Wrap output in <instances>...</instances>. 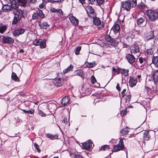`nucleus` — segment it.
<instances>
[{"label": "nucleus", "mask_w": 158, "mask_h": 158, "mask_svg": "<svg viewBox=\"0 0 158 158\" xmlns=\"http://www.w3.org/2000/svg\"><path fill=\"white\" fill-rule=\"evenodd\" d=\"M41 42L40 43V44L39 45L40 46V48H44L46 47V43L45 42L44 40H41Z\"/></svg>", "instance_id": "obj_38"}, {"label": "nucleus", "mask_w": 158, "mask_h": 158, "mask_svg": "<svg viewBox=\"0 0 158 158\" xmlns=\"http://www.w3.org/2000/svg\"><path fill=\"white\" fill-rule=\"evenodd\" d=\"M130 94V91L129 89H123L121 93L122 98L124 97L125 95H127L128 94Z\"/></svg>", "instance_id": "obj_29"}, {"label": "nucleus", "mask_w": 158, "mask_h": 158, "mask_svg": "<svg viewBox=\"0 0 158 158\" xmlns=\"http://www.w3.org/2000/svg\"><path fill=\"white\" fill-rule=\"evenodd\" d=\"M73 66L72 65H70V66L67 68L66 69H64L63 70V72L64 73H66L70 71L73 70Z\"/></svg>", "instance_id": "obj_32"}, {"label": "nucleus", "mask_w": 158, "mask_h": 158, "mask_svg": "<svg viewBox=\"0 0 158 158\" xmlns=\"http://www.w3.org/2000/svg\"><path fill=\"white\" fill-rule=\"evenodd\" d=\"M38 13V16H39L40 18L43 19L44 17V14L43 11L41 10H38V12H37Z\"/></svg>", "instance_id": "obj_36"}, {"label": "nucleus", "mask_w": 158, "mask_h": 158, "mask_svg": "<svg viewBox=\"0 0 158 158\" xmlns=\"http://www.w3.org/2000/svg\"><path fill=\"white\" fill-rule=\"evenodd\" d=\"M32 18L33 20H36L39 17L38 15L37 12H34L32 15Z\"/></svg>", "instance_id": "obj_39"}, {"label": "nucleus", "mask_w": 158, "mask_h": 158, "mask_svg": "<svg viewBox=\"0 0 158 158\" xmlns=\"http://www.w3.org/2000/svg\"><path fill=\"white\" fill-rule=\"evenodd\" d=\"M39 26L41 28L44 29H47L49 26V25L48 24V23L46 22H44L43 23H40Z\"/></svg>", "instance_id": "obj_25"}, {"label": "nucleus", "mask_w": 158, "mask_h": 158, "mask_svg": "<svg viewBox=\"0 0 158 158\" xmlns=\"http://www.w3.org/2000/svg\"><path fill=\"white\" fill-rule=\"evenodd\" d=\"M46 2H49L52 1L54 2H59L61 1V0H44Z\"/></svg>", "instance_id": "obj_54"}, {"label": "nucleus", "mask_w": 158, "mask_h": 158, "mask_svg": "<svg viewBox=\"0 0 158 158\" xmlns=\"http://www.w3.org/2000/svg\"><path fill=\"white\" fill-rule=\"evenodd\" d=\"M139 62L141 64H142L143 61H144L145 60L142 57H140L139 58Z\"/></svg>", "instance_id": "obj_55"}, {"label": "nucleus", "mask_w": 158, "mask_h": 158, "mask_svg": "<svg viewBox=\"0 0 158 158\" xmlns=\"http://www.w3.org/2000/svg\"><path fill=\"white\" fill-rule=\"evenodd\" d=\"M34 146L35 148L37 150V152L39 153H40L41 152V150L40 149L39 145L36 143H35L34 144Z\"/></svg>", "instance_id": "obj_41"}, {"label": "nucleus", "mask_w": 158, "mask_h": 158, "mask_svg": "<svg viewBox=\"0 0 158 158\" xmlns=\"http://www.w3.org/2000/svg\"><path fill=\"white\" fill-rule=\"evenodd\" d=\"M80 2H81V3L83 4V3H84L85 2V0H79Z\"/></svg>", "instance_id": "obj_64"}, {"label": "nucleus", "mask_w": 158, "mask_h": 158, "mask_svg": "<svg viewBox=\"0 0 158 158\" xmlns=\"http://www.w3.org/2000/svg\"><path fill=\"white\" fill-rule=\"evenodd\" d=\"M152 77L154 81V82L153 84L152 88H157L156 82H158V71H156L153 73L152 74Z\"/></svg>", "instance_id": "obj_7"}, {"label": "nucleus", "mask_w": 158, "mask_h": 158, "mask_svg": "<svg viewBox=\"0 0 158 158\" xmlns=\"http://www.w3.org/2000/svg\"><path fill=\"white\" fill-rule=\"evenodd\" d=\"M13 35L15 36H18L20 35V33L19 29L14 31L13 33Z\"/></svg>", "instance_id": "obj_43"}, {"label": "nucleus", "mask_w": 158, "mask_h": 158, "mask_svg": "<svg viewBox=\"0 0 158 158\" xmlns=\"http://www.w3.org/2000/svg\"><path fill=\"white\" fill-rule=\"evenodd\" d=\"M146 23L145 22L144 19L142 18H140L137 20L138 25L141 26H145Z\"/></svg>", "instance_id": "obj_21"}, {"label": "nucleus", "mask_w": 158, "mask_h": 158, "mask_svg": "<svg viewBox=\"0 0 158 158\" xmlns=\"http://www.w3.org/2000/svg\"><path fill=\"white\" fill-rule=\"evenodd\" d=\"M148 16L151 20L154 21L158 18V12L152 10H149L148 12Z\"/></svg>", "instance_id": "obj_3"}, {"label": "nucleus", "mask_w": 158, "mask_h": 158, "mask_svg": "<svg viewBox=\"0 0 158 158\" xmlns=\"http://www.w3.org/2000/svg\"><path fill=\"white\" fill-rule=\"evenodd\" d=\"M2 10L4 11L8 12L11 10V8L10 5L6 4L3 6Z\"/></svg>", "instance_id": "obj_23"}, {"label": "nucleus", "mask_w": 158, "mask_h": 158, "mask_svg": "<svg viewBox=\"0 0 158 158\" xmlns=\"http://www.w3.org/2000/svg\"><path fill=\"white\" fill-rule=\"evenodd\" d=\"M93 22L95 25L97 26L100 25L101 23V21L99 19L96 17L93 18Z\"/></svg>", "instance_id": "obj_26"}, {"label": "nucleus", "mask_w": 158, "mask_h": 158, "mask_svg": "<svg viewBox=\"0 0 158 158\" xmlns=\"http://www.w3.org/2000/svg\"><path fill=\"white\" fill-rule=\"evenodd\" d=\"M129 128L127 127H126L123 128L120 131V133L121 135L123 136L127 134L129 132Z\"/></svg>", "instance_id": "obj_19"}, {"label": "nucleus", "mask_w": 158, "mask_h": 158, "mask_svg": "<svg viewBox=\"0 0 158 158\" xmlns=\"http://www.w3.org/2000/svg\"><path fill=\"white\" fill-rule=\"evenodd\" d=\"M28 114H33L35 112V110L32 109L30 110H28Z\"/></svg>", "instance_id": "obj_49"}, {"label": "nucleus", "mask_w": 158, "mask_h": 158, "mask_svg": "<svg viewBox=\"0 0 158 158\" xmlns=\"http://www.w3.org/2000/svg\"><path fill=\"white\" fill-rule=\"evenodd\" d=\"M97 3L99 5L102 4L104 2V0H96Z\"/></svg>", "instance_id": "obj_51"}, {"label": "nucleus", "mask_w": 158, "mask_h": 158, "mask_svg": "<svg viewBox=\"0 0 158 158\" xmlns=\"http://www.w3.org/2000/svg\"><path fill=\"white\" fill-rule=\"evenodd\" d=\"M29 1L30 2L34 4L36 3L37 1V0H29Z\"/></svg>", "instance_id": "obj_56"}, {"label": "nucleus", "mask_w": 158, "mask_h": 158, "mask_svg": "<svg viewBox=\"0 0 158 158\" xmlns=\"http://www.w3.org/2000/svg\"><path fill=\"white\" fill-rule=\"evenodd\" d=\"M39 7L41 8L42 9L44 7V5L42 3L39 5Z\"/></svg>", "instance_id": "obj_60"}, {"label": "nucleus", "mask_w": 158, "mask_h": 158, "mask_svg": "<svg viewBox=\"0 0 158 158\" xmlns=\"http://www.w3.org/2000/svg\"><path fill=\"white\" fill-rule=\"evenodd\" d=\"M74 158H83V157L80 154H75L74 157Z\"/></svg>", "instance_id": "obj_52"}, {"label": "nucleus", "mask_w": 158, "mask_h": 158, "mask_svg": "<svg viewBox=\"0 0 158 158\" xmlns=\"http://www.w3.org/2000/svg\"><path fill=\"white\" fill-rule=\"evenodd\" d=\"M153 46L150 49H147V53L149 55H152L154 53Z\"/></svg>", "instance_id": "obj_40"}, {"label": "nucleus", "mask_w": 158, "mask_h": 158, "mask_svg": "<svg viewBox=\"0 0 158 158\" xmlns=\"http://www.w3.org/2000/svg\"><path fill=\"white\" fill-rule=\"evenodd\" d=\"M104 27V25L103 24H102V26L101 27H98V28L100 29H102V28H103Z\"/></svg>", "instance_id": "obj_61"}, {"label": "nucleus", "mask_w": 158, "mask_h": 158, "mask_svg": "<svg viewBox=\"0 0 158 158\" xmlns=\"http://www.w3.org/2000/svg\"><path fill=\"white\" fill-rule=\"evenodd\" d=\"M70 98L68 96H65L61 100V104L62 106H65L69 102Z\"/></svg>", "instance_id": "obj_14"}, {"label": "nucleus", "mask_w": 158, "mask_h": 158, "mask_svg": "<svg viewBox=\"0 0 158 158\" xmlns=\"http://www.w3.org/2000/svg\"><path fill=\"white\" fill-rule=\"evenodd\" d=\"M124 148L123 140L122 139H120L118 144L117 145L114 146L113 152H117L123 150Z\"/></svg>", "instance_id": "obj_2"}, {"label": "nucleus", "mask_w": 158, "mask_h": 158, "mask_svg": "<svg viewBox=\"0 0 158 158\" xmlns=\"http://www.w3.org/2000/svg\"><path fill=\"white\" fill-rule=\"evenodd\" d=\"M137 83V80L134 78H131L129 81L130 85L131 87H133Z\"/></svg>", "instance_id": "obj_20"}, {"label": "nucleus", "mask_w": 158, "mask_h": 158, "mask_svg": "<svg viewBox=\"0 0 158 158\" xmlns=\"http://www.w3.org/2000/svg\"><path fill=\"white\" fill-rule=\"evenodd\" d=\"M21 19V18L15 16L14 17L13 20L12 22V24H17L18 21L20 20Z\"/></svg>", "instance_id": "obj_30"}, {"label": "nucleus", "mask_w": 158, "mask_h": 158, "mask_svg": "<svg viewBox=\"0 0 158 158\" xmlns=\"http://www.w3.org/2000/svg\"><path fill=\"white\" fill-rule=\"evenodd\" d=\"M151 138V136L149 134V131L145 130L143 133V139L144 141H147L149 140Z\"/></svg>", "instance_id": "obj_11"}, {"label": "nucleus", "mask_w": 158, "mask_h": 158, "mask_svg": "<svg viewBox=\"0 0 158 158\" xmlns=\"http://www.w3.org/2000/svg\"><path fill=\"white\" fill-rule=\"evenodd\" d=\"M19 30L20 35L23 33L26 30L25 29L23 28L19 29Z\"/></svg>", "instance_id": "obj_53"}, {"label": "nucleus", "mask_w": 158, "mask_h": 158, "mask_svg": "<svg viewBox=\"0 0 158 158\" xmlns=\"http://www.w3.org/2000/svg\"><path fill=\"white\" fill-rule=\"evenodd\" d=\"M127 108H126L125 110H122L120 112V114L122 116H124L126 114L127 112Z\"/></svg>", "instance_id": "obj_44"}, {"label": "nucleus", "mask_w": 158, "mask_h": 158, "mask_svg": "<svg viewBox=\"0 0 158 158\" xmlns=\"http://www.w3.org/2000/svg\"><path fill=\"white\" fill-rule=\"evenodd\" d=\"M126 98L127 99H129L130 100L131 98V94H130V93L128 94L126 96Z\"/></svg>", "instance_id": "obj_57"}, {"label": "nucleus", "mask_w": 158, "mask_h": 158, "mask_svg": "<svg viewBox=\"0 0 158 158\" xmlns=\"http://www.w3.org/2000/svg\"><path fill=\"white\" fill-rule=\"evenodd\" d=\"M7 27L6 25H3L0 27V32L3 33L7 29Z\"/></svg>", "instance_id": "obj_35"}, {"label": "nucleus", "mask_w": 158, "mask_h": 158, "mask_svg": "<svg viewBox=\"0 0 158 158\" xmlns=\"http://www.w3.org/2000/svg\"><path fill=\"white\" fill-rule=\"evenodd\" d=\"M76 93H81V97H84L85 96L90 95L91 92L86 93L87 91H88L89 89H77Z\"/></svg>", "instance_id": "obj_9"}, {"label": "nucleus", "mask_w": 158, "mask_h": 158, "mask_svg": "<svg viewBox=\"0 0 158 158\" xmlns=\"http://www.w3.org/2000/svg\"><path fill=\"white\" fill-rule=\"evenodd\" d=\"M46 137L51 139L54 140L57 139L58 135H52L50 133H48L46 135Z\"/></svg>", "instance_id": "obj_17"}, {"label": "nucleus", "mask_w": 158, "mask_h": 158, "mask_svg": "<svg viewBox=\"0 0 158 158\" xmlns=\"http://www.w3.org/2000/svg\"><path fill=\"white\" fill-rule=\"evenodd\" d=\"M119 71L124 76H127L128 75V70H126L124 69H119Z\"/></svg>", "instance_id": "obj_27"}, {"label": "nucleus", "mask_w": 158, "mask_h": 158, "mask_svg": "<svg viewBox=\"0 0 158 158\" xmlns=\"http://www.w3.org/2000/svg\"><path fill=\"white\" fill-rule=\"evenodd\" d=\"M153 31L154 30H152L145 34V38L147 40L152 39L154 37Z\"/></svg>", "instance_id": "obj_12"}, {"label": "nucleus", "mask_w": 158, "mask_h": 158, "mask_svg": "<svg viewBox=\"0 0 158 158\" xmlns=\"http://www.w3.org/2000/svg\"><path fill=\"white\" fill-rule=\"evenodd\" d=\"M152 63L156 67H158V56H154L152 59Z\"/></svg>", "instance_id": "obj_24"}, {"label": "nucleus", "mask_w": 158, "mask_h": 158, "mask_svg": "<svg viewBox=\"0 0 158 158\" xmlns=\"http://www.w3.org/2000/svg\"><path fill=\"white\" fill-rule=\"evenodd\" d=\"M131 52L133 53H136L139 52V47L135 44L133 45L131 47Z\"/></svg>", "instance_id": "obj_22"}, {"label": "nucleus", "mask_w": 158, "mask_h": 158, "mask_svg": "<svg viewBox=\"0 0 158 158\" xmlns=\"http://www.w3.org/2000/svg\"><path fill=\"white\" fill-rule=\"evenodd\" d=\"M86 66L88 68H93L95 65V62L93 63H87L86 64Z\"/></svg>", "instance_id": "obj_37"}, {"label": "nucleus", "mask_w": 158, "mask_h": 158, "mask_svg": "<svg viewBox=\"0 0 158 158\" xmlns=\"http://www.w3.org/2000/svg\"><path fill=\"white\" fill-rule=\"evenodd\" d=\"M126 58L130 64L133 63L135 60V58L132 54H128L126 55Z\"/></svg>", "instance_id": "obj_10"}, {"label": "nucleus", "mask_w": 158, "mask_h": 158, "mask_svg": "<svg viewBox=\"0 0 158 158\" xmlns=\"http://www.w3.org/2000/svg\"><path fill=\"white\" fill-rule=\"evenodd\" d=\"M89 3L91 4H93L95 2V0H89Z\"/></svg>", "instance_id": "obj_62"}, {"label": "nucleus", "mask_w": 158, "mask_h": 158, "mask_svg": "<svg viewBox=\"0 0 158 158\" xmlns=\"http://www.w3.org/2000/svg\"><path fill=\"white\" fill-rule=\"evenodd\" d=\"M91 82L92 83H95L96 82V79L93 76H92L91 77Z\"/></svg>", "instance_id": "obj_48"}, {"label": "nucleus", "mask_w": 158, "mask_h": 158, "mask_svg": "<svg viewBox=\"0 0 158 158\" xmlns=\"http://www.w3.org/2000/svg\"><path fill=\"white\" fill-rule=\"evenodd\" d=\"M77 89H76L75 91V95L76 97H81V93H76Z\"/></svg>", "instance_id": "obj_50"}, {"label": "nucleus", "mask_w": 158, "mask_h": 158, "mask_svg": "<svg viewBox=\"0 0 158 158\" xmlns=\"http://www.w3.org/2000/svg\"><path fill=\"white\" fill-rule=\"evenodd\" d=\"M13 13L15 16L22 18V17L23 16L24 11L21 9H18L14 11Z\"/></svg>", "instance_id": "obj_8"}, {"label": "nucleus", "mask_w": 158, "mask_h": 158, "mask_svg": "<svg viewBox=\"0 0 158 158\" xmlns=\"http://www.w3.org/2000/svg\"><path fill=\"white\" fill-rule=\"evenodd\" d=\"M49 108H51V107H54V109H55V108L56 106L54 104H50L48 105Z\"/></svg>", "instance_id": "obj_58"}, {"label": "nucleus", "mask_w": 158, "mask_h": 158, "mask_svg": "<svg viewBox=\"0 0 158 158\" xmlns=\"http://www.w3.org/2000/svg\"><path fill=\"white\" fill-rule=\"evenodd\" d=\"M93 144L92 141L89 140L88 141L82 143V147L83 148L89 150L92 147Z\"/></svg>", "instance_id": "obj_5"}, {"label": "nucleus", "mask_w": 158, "mask_h": 158, "mask_svg": "<svg viewBox=\"0 0 158 158\" xmlns=\"http://www.w3.org/2000/svg\"><path fill=\"white\" fill-rule=\"evenodd\" d=\"M136 5V0H128L123 2L122 3V7L123 9L127 11L130 10L131 7H135Z\"/></svg>", "instance_id": "obj_1"}, {"label": "nucleus", "mask_w": 158, "mask_h": 158, "mask_svg": "<svg viewBox=\"0 0 158 158\" xmlns=\"http://www.w3.org/2000/svg\"><path fill=\"white\" fill-rule=\"evenodd\" d=\"M88 16L90 18H94L96 16L94 9L90 6H87L85 9Z\"/></svg>", "instance_id": "obj_4"}, {"label": "nucleus", "mask_w": 158, "mask_h": 158, "mask_svg": "<svg viewBox=\"0 0 158 158\" xmlns=\"http://www.w3.org/2000/svg\"><path fill=\"white\" fill-rule=\"evenodd\" d=\"M105 39L107 41L110 42L111 41V37L110 36L107 35L105 36Z\"/></svg>", "instance_id": "obj_47"}, {"label": "nucleus", "mask_w": 158, "mask_h": 158, "mask_svg": "<svg viewBox=\"0 0 158 158\" xmlns=\"http://www.w3.org/2000/svg\"><path fill=\"white\" fill-rule=\"evenodd\" d=\"M67 119L66 118H64L63 120H62V122L64 123L65 124H66L67 123Z\"/></svg>", "instance_id": "obj_59"}, {"label": "nucleus", "mask_w": 158, "mask_h": 158, "mask_svg": "<svg viewBox=\"0 0 158 158\" xmlns=\"http://www.w3.org/2000/svg\"><path fill=\"white\" fill-rule=\"evenodd\" d=\"M71 23L76 26L78 25L79 21L74 16H71L69 19Z\"/></svg>", "instance_id": "obj_18"}, {"label": "nucleus", "mask_w": 158, "mask_h": 158, "mask_svg": "<svg viewBox=\"0 0 158 158\" xmlns=\"http://www.w3.org/2000/svg\"><path fill=\"white\" fill-rule=\"evenodd\" d=\"M41 41V40L40 39L39 40H35L33 42V44L35 45H39L40 44V43Z\"/></svg>", "instance_id": "obj_42"}, {"label": "nucleus", "mask_w": 158, "mask_h": 158, "mask_svg": "<svg viewBox=\"0 0 158 158\" xmlns=\"http://www.w3.org/2000/svg\"><path fill=\"white\" fill-rule=\"evenodd\" d=\"M147 92L149 95H155L156 93L154 89H147Z\"/></svg>", "instance_id": "obj_31"}, {"label": "nucleus", "mask_w": 158, "mask_h": 158, "mask_svg": "<svg viewBox=\"0 0 158 158\" xmlns=\"http://www.w3.org/2000/svg\"><path fill=\"white\" fill-rule=\"evenodd\" d=\"M11 8L12 9L16 10L18 9L19 5L15 0H12L11 4Z\"/></svg>", "instance_id": "obj_15"}, {"label": "nucleus", "mask_w": 158, "mask_h": 158, "mask_svg": "<svg viewBox=\"0 0 158 158\" xmlns=\"http://www.w3.org/2000/svg\"><path fill=\"white\" fill-rule=\"evenodd\" d=\"M110 146L107 145H105L101 147L100 151H105L109 149Z\"/></svg>", "instance_id": "obj_33"}, {"label": "nucleus", "mask_w": 158, "mask_h": 158, "mask_svg": "<svg viewBox=\"0 0 158 158\" xmlns=\"http://www.w3.org/2000/svg\"><path fill=\"white\" fill-rule=\"evenodd\" d=\"M18 2L20 3V6L23 7H25L26 6L27 4V0H18Z\"/></svg>", "instance_id": "obj_28"}, {"label": "nucleus", "mask_w": 158, "mask_h": 158, "mask_svg": "<svg viewBox=\"0 0 158 158\" xmlns=\"http://www.w3.org/2000/svg\"><path fill=\"white\" fill-rule=\"evenodd\" d=\"M62 80L60 78H57L53 80V82L55 86H60L62 85Z\"/></svg>", "instance_id": "obj_13"}, {"label": "nucleus", "mask_w": 158, "mask_h": 158, "mask_svg": "<svg viewBox=\"0 0 158 158\" xmlns=\"http://www.w3.org/2000/svg\"><path fill=\"white\" fill-rule=\"evenodd\" d=\"M81 47L78 46L76 47L75 49V54L77 55L79 54V52L81 50Z\"/></svg>", "instance_id": "obj_45"}, {"label": "nucleus", "mask_w": 158, "mask_h": 158, "mask_svg": "<svg viewBox=\"0 0 158 158\" xmlns=\"http://www.w3.org/2000/svg\"><path fill=\"white\" fill-rule=\"evenodd\" d=\"M39 114L42 117H45L46 116V114L44 112L40 110H38Z\"/></svg>", "instance_id": "obj_46"}, {"label": "nucleus", "mask_w": 158, "mask_h": 158, "mask_svg": "<svg viewBox=\"0 0 158 158\" xmlns=\"http://www.w3.org/2000/svg\"><path fill=\"white\" fill-rule=\"evenodd\" d=\"M2 40L4 43L9 44H12L14 42L13 39L9 36L3 37L2 38Z\"/></svg>", "instance_id": "obj_6"}, {"label": "nucleus", "mask_w": 158, "mask_h": 158, "mask_svg": "<svg viewBox=\"0 0 158 158\" xmlns=\"http://www.w3.org/2000/svg\"><path fill=\"white\" fill-rule=\"evenodd\" d=\"M22 110L25 113H27L28 112V110H26L24 109H20Z\"/></svg>", "instance_id": "obj_63"}, {"label": "nucleus", "mask_w": 158, "mask_h": 158, "mask_svg": "<svg viewBox=\"0 0 158 158\" xmlns=\"http://www.w3.org/2000/svg\"><path fill=\"white\" fill-rule=\"evenodd\" d=\"M119 30L120 26L117 24L114 25L111 29V30L113 31L115 33H118L119 31Z\"/></svg>", "instance_id": "obj_16"}, {"label": "nucleus", "mask_w": 158, "mask_h": 158, "mask_svg": "<svg viewBox=\"0 0 158 158\" xmlns=\"http://www.w3.org/2000/svg\"><path fill=\"white\" fill-rule=\"evenodd\" d=\"M12 79L15 81H19V78L17 77L16 74L14 73H12L11 76Z\"/></svg>", "instance_id": "obj_34"}]
</instances>
